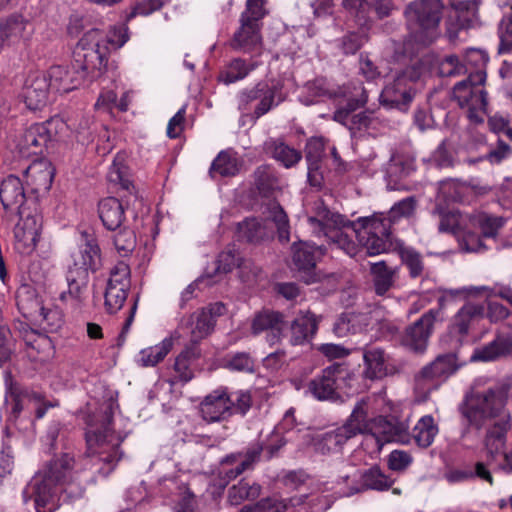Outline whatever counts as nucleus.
<instances>
[{
	"label": "nucleus",
	"instance_id": "nucleus-30",
	"mask_svg": "<svg viewBox=\"0 0 512 512\" xmlns=\"http://www.w3.org/2000/svg\"><path fill=\"white\" fill-rule=\"evenodd\" d=\"M99 217L108 230H115L127 224L122 202L115 197L102 199L98 205Z\"/></svg>",
	"mask_w": 512,
	"mask_h": 512
},
{
	"label": "nucleus",
	"instance_id": "nucleus-48",
	"mask_svg": "<svg viewBox=\"0 0 512 512\" xmlns=\"http://www.w3.org/2000/svg\"><path fill=\"white\" fill-rule=\"evenodd\" d=\"M238 161L232 154L222 151L212 162L209 173L215 178L217 175L222 177L234 176L238 173Z\"/></svg>",
	"mask_w": 512,
	"mask_h": 512
},
{
	"label": "nucleus",
	"instance_id": "nucleus-19",
	"mask_svg": "<svg viewBox=\"0 0 512 512\" xmlns=\"http://www.w3.org/2000/svg\"><path fill=\"white\" fill-rule=\"evenodd\" d=\"M484 315V307L475 303H466L456 312L449 325V335L456 345L463 343L471 326L483 319Z\"/></svg>",
	"mask_w": 512,
	"mask_h": 512
},
{
	"label": "nucleus",
	"instance_id": "nucleus-33",
	"mask_svg": "<svg viewBox=\"0 0 512 512\" xmlns=\"http://www.w3.org/2000/svg\"><path fill=\"white\" fill-rule=\"evenodd\" d=\"M182 325L190 329L191 342L198 343L214 330L215 322L207 311L200 309L191 314Z\"/></svg>",
	"mask_w": 512,
	"mask_h": 512
},
{
	"label": "nucleus",
	"instance_id": "nucleus-52",
	"mask_svg": "<svg viewBox=\"0 0 512 512\" xmlns=\"http://www.w3.org/2000/svg\"><path fill=\"white\" fill-rule=\"evenodd\" d=\"M399 255L412 278L422 277L425 266L422 255L412 247H401Z\"/></svg>",
	"mask_w": 512,
	"mask_h": 512
},
{
	"label": "nucleus",
	"instance_id": "nucleus-23",
	"mask_svg": "<svg viewBox=\"0 0 512 512\" xmlns=\"http://www.w3.org/2000/svg\"><path fill=\"white\" fill-rule=\"evenodd\" d=\"M320 318L310 311H300L292 321L289 328V342L291 345L308 344L314 338Z\"/></svg>",
	"mask_w": 512,
	"mask_h": 512
},
{
	"label": "nucleus",
	"instance_id": "nucleus-24",
	"mask_svg": "<svg viewBox=\"0 0 512 512\" xmlns=\"http://www.w3.org/2000/svg\"><path fill=\"white\" fill-rule=\"evenodd\" d=\"M50 86L46 75L36 74L30 76L23 88L22 97L30 110H41L48 103Z\"/></svg>",
	"mask_w": 512,
	"mask_h": 512
},
{
	"label": "nucleus",
	"instance_id": "nucleus-51",
	"mask_svg": "<svg viewBox=\"0 0 512 512\" xmlns=\"http://www.w3.org/2000/svg\"><path fill=\"white\" fill-rule=\"evenodd\" d=\"M344 8L355 18L360 26H367L372 22V5L366 0H343Z\"/></svg>",
	"mask_w": 512,
	"mask_h": 512
},
{
	"label": "nucleus",
	"instance_id": "nucleus-4",
	"mask_svg": "<svg viewBox=\"0 0 512 512\" xmlns=\"http://www.w3.org/2000/svg\"><path fill=\"white\" fill-rule=\"evenodd\" d=\"M308 222L315 235H324L330 245L343 250L350 257H356L362 252L364 257L370 256L358 238V233L364 229V218L358 219L361 228L356 229L354 222L345 219L339 213L322 208L315 217H309Z\"/></svg>",
	"mask_w": 512,
	"mask_h": 512
},
{
	"label": "nucleus",
	"instance_id": "nucleus-59",
	"mask_svg": "<svg viewBox=\"0 0 512 512\" xmlns=\"http://www.w3.org/2000/svg\"><path fill=\"white\" fill-rule=\"evenodd\" d=\"M108 179L110 182L119 184L123 189L129 190L132 186L131 181L127 178L126 167L123 164V158L117 156L108 171Z\"/></svg>",
	"mask_w": 512,
	"mask_h": 512
},
{
	"label": "nucleus",
	"instance_id": "nucleus-5",
	"mask_svg": "<svg viewBox=\"0 0 512 512\" xmlns=\"http://www.w3.org/2000/svg\"><path fill=\"white\" fill-rule=\"evenodd\" d=\"M417 199L414 196L396 202L389 210L388 216L374 215L364 218V229L358 233L360 244L369 255H379L391 247V225L403 218L415 214Z\"/></svg>",
	"mask_w": 512,
	"mask_h": 512
},
{
	"label": "nucleus",
	"instance_id": "nucleus-39",
	"mask_svg": "<svg viewBox=\"0 0 512 512\" xmlns=\"http://www.w3.org/2000/svg\"><path fill=\"white\" fill-rule=\"evenodd\" d=\"M438 431L434 418L431 415H425L418 420L410 437L419 447L427 448L433 443Z\"/></svg>",
	"mask_w": 512,
	"mask_h": 512
},
{
	"label": "nucleus",
	"instance_id": "nucleus-2",
	"mask_svg": "<svg viewBox=\"0 0 512 512\" xmlns=\"http://www.w3.org/2000/svg\"><path fill=\"white\" fill-rule=\"evenodd\" d=\"M73 467L74 459L67 453L52 460L23 490L24 503L32 501L36 512H54L57 507V487L71 486L74 483Z\"/></svg>",
	"mask_w": 512,
	"mask_h": 512
},
{
	"label": "nucleus",
	"instance_id": "nucleus-17",
	"mask_svg": "<svg viewBox=\"0 0 512 512\" xmlns=\"http://www.w3.org/2000/svg\"><path fill=\"white\" fill-rule=\"evenodd\" d=\"M347 372L340 365L327 367L322 374L312 379L308 391L318 400H335L345 383Z\"/></svg>",
	"mask_w": 512,
	"mask_h": 512
},
{
	"label": "nucleus",
	"instance_id": "nucleus-11",
	"mask_svg": "<svg viewBox=\"0 0 512 512\" xmlns=\"http://www.w3.org/2000/svg\"><path fill=\"white\" fill-rule=\"evenodd\" d=\"M364 427L363 412L361 408L354 407L350 417L341 427L313 436L306 433L304 437L309 440L314 452L327 455L341 450L343 445L349 439L360 434Z\"/></svg>",
	"mask_w": 512,
	"mask_h": 512
},
{
	"label": "nucleus",
	"instance_id": "nucleus-38",
	"mask_svg": "<svg viewBox=\"0 0 512 512\" xmlns=\"http://www.w3.org/2000/svg\"><path fill=\"white\" fill-rule=\"evenodd\" d=\"M238 266L241 271V277L245 278L246 281L251 280L258 275L260 269L256 266L253 268L250 261H243L238 263V259L231 251H225L219 254L217 259V271L221 273L230 272L235 266Z\"/></svg>",
	"mask_w": 512,
	"mask_h": 512
},
{
	"label": "nucleus",
	"instance_id": "nucleus-49",
	"mask_svg": "<svg viewBox=\"0 0 512 512\" xmlns=\"http://www.w3.org/2000/svg\"><path fill=\"white\" fill-rule=\"evenodd\" d=\"M262 445L259 443H254L250 447L247 448L246 452L243 453L242 458L240 459L239 465L235 468H231L225 471V476L230 480L234 479L244 471L252 469L254 464L260 460V456L262 453Z\"/></svg>",
	"mask_w": 512,
	"mask_h": 512
},
{
	"label": "nucleus",
	"instance_id": "nucleus-3",
	"mask_svg": "<svg viewBox=\"0 0 512 512\" xmlns=\"http://www.w3.org/2000/svg\"><path fill=\"white\" fill-rule=\"evenodd\" d=\"M111 404L101 409L100 416H88L86 443L87 455L94 458V465L103 464L98 471L103 476L109 475L122 458L120 445L123 437L111 428Z\"/></svg>",
	"mask_w": 512,
	"mask_h": 512
},
{
	"label": "nucleus",
	"instance_id": "nucleus-50",
	"mask_svg": "<svg viewBox=\"0 0 512 512\" xmlns=\"http://www.w3.org/2000/svg\"><path fill=\"white\" fill-rule=\"evenodd\" d=\"M257 67V63H247L241 58L233 59L225 71L221 74V79L224 83L230 84L244 79L251 71Z\"/></svg>",
	"mask_w": 512,
	"mask_h": 512
},
{
	"label": "nucleus",
	"instance_id": "nucleus-28",
	"mask_svg": "<svg viewBox=\"0 0 512 512\" xmlns=\"http://www.w3.org/2000/svg\"><path fill=\"white\" fill-rule=\"evenodd\" d=\"M365 364L364 374L369 379H381L390 373L389 356L377 346H366L363 349Z\"/></svg>",
	"mask_w": 512,
	"mask_h": 512
},
{
	"label": "nucleus",
	"instance_id": "nucleus-1",
	"mask_svg": "<svg viewBox=\"0 0 512 512\" xmlns=\"http://www.w3.org/2000/svg\"><path fill=\"white\" fill-rule=\"evenodd\" d=\"M102 34L98 30L87 31L74 50L72 71L62 65L51 66L46 73L50 89L58 93H68L76 89L82 81L95 71H100L107 62V49L100 44Z\"/></svg>",
	"mask_w": 512,
	"mask_h": 512
},
{
	"label": "nucleus",
	"instance_id": "nucleus-25",
	"mask_svg": "<svg viewBox=\"0 0 512 512\" xmlns=\"http://www.w3.org/2000/svg\"><path fill=\"white\" fill-rule=\"evenodd\" d=\"M71 259L69 270L87 274L89 270H96L100 265V249L95 239L86 236L85 242L71 254Z\"/></svg>",
	"mask_w": 512,
	"mask_h": 512
},
{
	"label": "nucleus",
	"instance_id": "nucleus-21",
	"mask_svg": "<svg viewBox=\"0 0 512 512\" xmlns=\"http://www.w3.org/2000/svg\"><path fill=\"white\" fill-rule=\"evenodd\" d=\"M276 95V87L266 83H258L251 89L243 90L239 96V109L248 111L252 102L258 101L254 114L260 117L266 114L273 106Z\"/></svg>",
	"mask_w": 512,
	"mask_h": 512
},
{
	"label": "nucleus",
	"instance_id": "nucleus-14",
	"mask_svg": "<svg viewBox=\"0 0 512 512\" xmlns=\"http://www.w3.org/2000/svg\"><path fill=\"white\" fill-rule=\"evenodd\" d=\"M130 288V268L124 261H119L110 272L105 291V308L109 313L120 310L127 299Z\"/></svg>",
	"mask_w": 512,
	"mask_h": 512
},
{
	"label": "nucleus",
	"instance_id": "nucleus-29",
	"mask_svg": "<svg viewBox=\"0 0 512 512\" xmlns=\"http://www.w3.org/2000/svg\"><path fill=\"white\" fill-rule=\"evenodd\" d=\"M0 200L6 210H20L27 209L23 207L25 201V192L21 180L14 176L9 175L6 177L0 186Z\"/></svg>",
	"mask_w": 512,
	"mask_h": 512
},
{
	"label": "nucleus",
	"instance_id": "nucleus-22",
	"mask_svg": "<svg viewBox=\"0 0 512 512\" xmlns=\"http://www.w3.org/2000/svg\"><path fill=\"white\" fill-rule=\"evenodd\" d=\"M200 411L203 419L207 422L226 420L232 415L228 393L222 389L211 392L201 402Z\"/></svg>",
	"mask_w": 512,
	"mask_h": 512
},
{
	"label": "nucleus",
	"instance_id": "nucleus-12",
	"mask_svg": "<svg viewBox=\"0 0 512 512\" xmlns=\"http://www.w3.org/2000/svg\"><path fill=\"white\" fill-rule=\"evenodd\" d=\"M66 127L58 117L44 123H35L26 128L15 138V146L21 157L42 154L48 143L53 141Z\"/></svg>",
	"mask_w": 512,
	"mask_h": 512
},
{
	"label": "nucleus",
	"instance_id": "nucleus-13",
	"mask_svg": "<svg viewBox=\"0 0 512 512\" xmlns=\"http://www.w3.org/2000/svg\"><path fill=\"white\" fill-rule=\"evenodd\" d=\"M11 416L17 419L21 412L34 410L35 418L41 419L49 408L58 406L57 401L48 400L33 389L14 385L10 388Z\"/></svg>",
	"mask_w": 512,
	"mask_h": 512
},
{
	"label": "nucleus",
	"instance_id": "nucleus-16",
	"mask_svg": "<svg viewBox=\"0 0 512 512\" xmlns=\"http://www.w3.org/2000/svg\"><path fill=\"white\" fill-rule=\"evenodd\" d=\"M439 316V310L430 309L417 321L405 329L401 344L415 353H423L433 333L434 325Z\"/></svg>",
	"mask_w": 512,
	"mask_h": 512
},
{
	"label": "nucleus",
	"instance_id": "nucleus-60",
	"mask_svg": "<svg viewBox=\"0 0 512 512\" xmlns=\"http://www.w3.org/2000/svg\"><path fill=\"white\" fill-rule=\"evenodd\" d=\"M24 30L25 24L21 19H8L0 25V39L3 42L18 39L23 36Z\"/></svg>",
	"mask_w": 512,
	"mask_h": 512
},
{
	"label": "nucleus",
	"instance_id": "nucleus-32",
	"mask_svg": "<svg viewBox=\"0 0 512 512\" xmlns=\"http://www.w3.org/2000/svg\"><path fill=\"white\" fill-rule=\"evenodd\" d=\"M284 327V316L282 313L272 310H263L257 313L252 321V333L257 335L265 330H271L272 337L269 340L275 343L279 340V334Z\"/></svg>",
	"mask_w": 512,
	"mask_h": 512
},
{
	"label": "nucleus",
	"instance_id": "nucleus-35",
	"mask_svg": "<svg viewBox=\"0 0 512 512\" xmlns=\"http://www.w3.org/2000/svg\"><path fill=\"white\" fill-rule=\"evenodd\" d=\"M370 273L375 293L384 296L395 285L397 269L389 267L384 261L374 262L370 265Z\"/></svg>",
	"mask_w": 512,
	"mask_h": 512
},
{
	"label": "nucleus",
	"instance_id": "nucleus-61",
	"mask_svg": "<svg viewBox=\"0 0 512 512\" xmlns=\"http://www.w3.org/2000/svg\"><path fill=\"white\" fill-rule=\"evenodd\" d=\"M97 30L102 34L100 44L105 46L107 50V44H110L114 48H120L128 40L127 28L123 25L112 27L106 35L99 29Z\"/></svg>",
	"mask_w": 512,
	"mask_h": 512
},
{
	"label": "nucleus",
	"instance_id": "nucleus-8",
	"mask_svg": "<svg viewBox=\"0 0 512 512\" xmlns=\"http://www.w3.org/2000/svg\"><path fill=\"white\" fill-rule=\"evenodd\" d=\"M509 386L506 384L495 385L482 393L474 394L463 410V415L470 424L478 429L488 420L503 419L504 415H510L505 410Z\"/></svg>",
	"mask_w": 512,
	"mask_h": 512
},
{
	"label": "nucleus",
	"instance_id": "nucleus-18",
	"mask_svg": "<svg viewBox=\"0 0 512 512\" xmlns=\"http://www.w3.org/2000/svg\"><path fill=\"white\" fill-rule=\"evenodd\" d=\"M292 263L306 284L316 281V262L324 254L322 247L300 241L291 247Z\"/></svg>",
	"mask_w": 512,
	"mask_h": 512
},
{
	"label": "nucleus",
	"instance_id": "nucleus-43",
	"mask_svg": "<svg viewBox=\"0 0 512 512\" xmlns=\"http://www.w3.org/2000/svg\"><path fill=\"white\" fill-rule=\"evenodd\" d=\"M440 216L439 231L452 233L454 235L465 232L468 229L469 216L462 214L458 211L443 212L442 210H435Z\"/></svg>",
	"mask_w": 512,
	"mask_h": 512
},
{
	"label": "nucleus",
	"instance_id": "nucleus-9",
	"mask_svg": "<svg viewBox=\"0 0 512 512\" xmlns=\"http://www.w3.org/2000/svg\"><path fill=\"white\" fill-rule=\"evenodd\" d=\"M486 73H472L457 82L453 88L451 97L457 105L466 109L468 117L476 122H483V115L487 110V92L485 89Z\"/></svg>",
	"mask_w": 512,
	"mask_h": 512
},
{
	"label": "nucleus",
	"instance_id": "nucleus-55",
	"mask_svg": "<svg viewBox=\"0 0 512 512\" xmlns=\"http://www.w3.org/2000/svg\"><path fill=\"white\" fill-rule=\"evenodd\" d=\"M360 476L363 486L368 489L383 491L389 489L393 484V480L383 474L378 467H372Z\"/></svg>",
	"mask_w": 512,
	"mask_h": 512
},
{
	"label": "nucleus",
	"instance_id": "nucleus-37",
	"mask_svg": "<svg viewBox=\"0 0 512 512\" xmlns=\"http://www.w3.org/2000/svg\"><path fill=\"white\" fill-rule=\"evenodd\" d=\"M469 223L471 227L478 228L481 231L483 238H495L504 226L505 218L485 212H476L470 214Z\"/></svg>",
	"mask_w": 512,
	"mask_h": 512
},
{
	"label": "nucleus",
	"instance_id": "nucleus-63",
	"mask_svg": "<svg viewBox=\"0 0 512 512\" xmlns=\"http://www.w3.org/2000/svg\"><path fill=\"white\" fill-rule=\"evenodd\" d=\"M309 89L315 96H327L329 98L347 97L346 88L333 89L329 87L325 79H317L310 84Z\"/></svg>",
	"mask_w": 512,
	"mask_h": 512
},
{
	"label": "nucleus",
	"instance_id": "nucleus-42",
	"mask_svg": "<svg viewBox=\"0 0 512 512\" xmlns=\"http://www.w3.org/2000/svg\"><path fill=\"white\" fill-rule=\"evenodd\" d=\"M261 486L248 479H241L228 490L227 501L231 505H239L246 500H254L260 496Z\"/></svg>",
	"mask_w": 512,
	"mask_h": 512
},
{
	"label": "nucleus",
	"instance_id": "nucleus-62",
	"mask_svg": "<svg viewBox=\"0 0 512 512\" xmlns=\"http://www.w3.org/2000/svg\"><path fill=\"white\" fill-rule=\"evenodd\" d=\"M499 53H512V14L505 16L499 24Z\"/></svg>",
	"mask_w": 512,
	"mask_h": 512
},
{
	"label": "nucleus",
	"instance_id": "nucleus-64",
	"mask_svg": "<svg viewBox=\"0 0 512 512\" xmlns=\"http://www.w3.org/2000/svg\"><path fill=\"white\" fill-rule=\"evenodd\" d=\"M512 154V148L506 142L498 139L495 147H492L483 158L492 165L500 164Z\"/></svg>",
	"mask_w": 512,
	"mask_h": 512
},
{
	"label": "nucleus",
	"instance_id": "nucleus-58",
	"mask_svg": "<svg viewBox=\"0 0 512 512\" xmlns=\"http://www.w3.org/2000/svg\"><path fill=\"white\" fill-rule=\"evenodd\" d=\"M488 55L480 49H468L464 57V66L468 68V74L483 72L486 73L485 68L488 62Z\"/></svg>",
	"mask_w": 512,
	"mask_h": 512
},
{
	"label": "nucleus",
	"instance_id": "nucleus-47",
	"mask_svg": "<svg viewBox=\"0 0 512 512\" xmlns=\"http://www.w3.org/2000/svg\"><path fill=\"white\" fill-rule=\"evenodd\" d=\"M112 241L115 249L121 257L128 256L136 247V235L127 224L115 230Z\"/></svg>",
	"mask_w": 512,
	"mask_h": 512
},
{
	"label": "nucleus",
	"instance_id": "nucleus-40",
	"mask_svg": "<svg viewBox=\"0 0 512 512\" xmlns=\"http://www.w3.org/2000/svg\"><path fill=\"white\" fill-rule=\"evenodd\" d=\"M265 145L273 158L286 168L293 167L302 159L300 151L288 146L281 140L271 139Z\"/></svg>",
	"mask_w": 512,
	"mask_h": 512
},
{
	"label": "nucleus",
	"instance_id": "nucleus-6",
	"mask_svg": "<svg viewBox=\"0 0 512 512\" xmlns=\"http://www.w3.org/2000/svg\"><path fill=\"white\" fill-rule=\"evenodd\" d=\"M355 407L363 412L364 429L360 434L364 435L363 445L371 452L380 451L385 443L397 442L408 444L411 441L408 425L395 417H377L367 419V403L364 399L357 402Z\"/></svg>",
	"mask_w": 512,
	"mask_h": 512
},
{
	"label": "nucleus",
	"instance_id": "nucleus-57",
	"mask_svg": "<svg viewBox=\"0 0 512 512\" xmlns=\"http://www.w3.org/2000/svg\"><path fill=\"white\" fill-rule=\"evenodd\" d=\"M359 317L352 313L342 314L334 323L333 331L338 337L356 333L360 328Z\"/></svg>",
	"mask_w": 512,
	"mask_h": 512
},
{
	"label": "nucleus",
	"instance_id": "nucleus-44",
	"mask_svg": "<svg viewBox=\"0 0 512 512\" xmlns=\"http://www.w3.org/2000/svg\"><path fill=\"white\" fill-rule=\"evenodd\" d=\"M254 183L263 196H269L281 188V181L268 165H261L255 170Z\"/></svg>",
	"mask_w": 512,
	"mask_h": 512
},
{
	"label": "nucleus",
	"instance_id": "nucleus-54",
	"mask_svg": "<svg viewBox=\"0 0 512 512\" xmlns=\"http://www.w3.org/2000/svg\"><path fill=\"white\" fill-rule=\"evenodd\" d=\"M223 366L231 371L253 373L255 361L248 352H236L226 355Z\"/></svg>",
	"mask_w": 512,
	"mask_h": 512
},
{
	"label": "nucleus",
	"instance_id": "nucleus-45",
	"mask_svg": "<svg viewBox=\"0 0 512 512\" xmlns=\"http://www.w3.org/2000/svg\"><path fill=\"white\" fill-rule=\"evenodd\" d=\"M360 94H348V101L346 106L338 108L333 115V120L343 124L345 126H349L350 123V114L355 110L363 107L368 101L367 90L360 86L359 87Z\"/></svg>",
	"mask_w": 512,
	"mask_h": 512
},
{
	"label": "nucleus",
	"instance_id": "nucleus-41",
	"mask_svg": "<svg viewBox=\"0 0 512 512\" xmlns=\"http://www.w3.org/2000/svg\"><path fill=\"white\" fill-rule=\"evenodd\" d=\"M172 347V338H165L159 344L142 349L137 356V363L141 367H153L167 356Z\"/></svg>",
	"mask_w": 512,
	"mask_h": 512
},
{
	"label": "nucleus",
	"instance_id": "nucleus-7",
	"mask_svg": "<svg viewBox=\"0 0 512 512\" xmlns=\"http://www.w3.org/2000/svg\"><path fill=\"white\" fill-rule=\"evenodd\" d=\"M444 5L440 0H414L405 9L408 29L415 41L427 45L438 35Z\"/></svg>",
	"mask_w": 512,
	"mask_h": 512
},
{
	"label": "nucleus",
	"instance_id": "nucleus-46",
	"mask_svg": "<svg viewBox=\"0 0 512 512\" xmlns=\"http://www.w3.org/2000/svg\"><path fill=\"white\" fill-rule=\"evenodd\" d=\"M67 283L68 291L61 293V300L67 301L68 299H71L78 302L81 300L82 294L87 286L88 274L83 271L76 272L74 270H68Z\"/></svg>",
	"mask_w": 512,
	"mask_h": 512
},
{
	"label": "nucleus",
	"instance_id": "nucleus-53",
	"mask_svg": "<svg viewBox=\"0 0 512 512\" xmlns=\"http://www.w3.org/2000/svg\"><path fill=\"white\" fill-rule=\"evenodd\" d=\"M267 220L272 221L278 231L279 239L283 242L289 241L288 217L283 208L276 202L270 203L266 210Z\"/></svg>",
	"mask_w": 512,
	"mask_h": 512
},
{
	"label": "nucleus",
	"instance_id": "nucleus-27",
	"mask_svg": "<svg viewBox=\"0 0 512 512\" xmlns=\"http://www.w3.org/2000/svg\"><path fill=\"white\" fill-rule=\"evenodd\" d=\"M511 429V416L504 415L503 419L495 423L487 430L484 446L487 456L490 459L495 457L503 450L507 441V432Z\"/></svg>",
	"mask_w": 512,
	"mask_h": 512
},
{
	"label": "nucleus",
	"instance_id": "nucleus-20",
	"mask_svg": "<svg viewBox=\"0 0 512 512\" xmlns=\"http://www.w3.org/2000/svg\"><path fill=\"white\" fill-rule=\"evenodd\" d=\"M458 368L457 358L454 353L439 355L433 362L424 366L415 376L418 388H424L427 383L446 379Z\"/></svg>",
	"mask_w": 512,
	"mask_h": 512
},
{
	"label": "nucleus",
	"instance_id": "nucleus-15",
	"mask_svg": "<svg viewBox=\"0 0 512 512\" xmlns=\"http://www.w3.org/2000/svg\"><path fill=\"white\" fill-rule=\"evenodd\" d=\"M14 228L15 249L21 254L34 251L39 240L42 218L36 210L23 209Z\"/></svg>",
	"mask_w": 512,
	"mask_h": 512
},
{
	"label": "nucleus",
	"instance_id": "nucleus-34",
	"mask_svg": "<svg viewBox=\"0 0 512 512\" xmlns=\"http://www.w3.org/2000/svg\"><path fill=\"white\" fill-rule=\"evenodd\" d=\"M271 235L272 229L268 227L267 221L256 218H247L237 226L238 239L249 243H259Z\"/></svg>",
	"mask_w": 512,
	"mask_h": 512
},
{
	"label": "nucleus",
	"instance_id": "nucleus-31",
	"mask_svg": "<svg viewBox=\"0 0 512 512\" xmlns=\"http://www.w3.org/2000/svg\"><path fill=\"white\" fill-rule=\"evenodd\" d=\"M512 354V333L498 335L492 342L474 350L471 361L488 362Z\"/></svg>",
	"mask_w": 512,
	"mask_h": 512
},
{
	"label": "nucleus",
	"instance_id": "nucleus-56",
	"mask_svg": "<svg viewBox=\"0 0 512 512\" xmlns=\"http://www.w3.org/2000/svg\"><path fill=\"white\" fill-rule=\"evenodd\" d=\"M27 177L31 178L33 183L43 188H49L52 182L53 173L50 167L43 163H33L25 170Z\"/></svg>",
	"mask_w": 512,
	"mask_h": 512
},
{
	"label": "nucleus",
	"instance_id": "nucleus-26",
	"mask_svg": "<svg viewBox=\"0 0 512 512\" xmlns=\"http://www.w3.org/2000/svg\"><path fill=\"white\" fill-rule=\"evenodd\" d=\"M261 44L262 37L259 23L240 18V27L234 33L230 42L231 47L243 52H252L260 48Z\"/></svg>",
	"mask_w": 512,
	"mask_h": 512
},
{
	"label": "nucleus",
	"instance_id": "nucleus-10",
	"mask_svg": "<svg viewBox=\"0 0 512 512\" xmlns=\"http://www.w3.org/2000/svg\"><path fill=\"white\" fill-rule=\"evenodd\" d=\"M420 77L421 69L416 64L405 68L382 90L379 96L380 104L406 112L417 93L415 84Z\"/></svg>",
	"mask_w": 512,
	"mask_h": 512
},
{
	"label": "nucleus",
	"instance_id": "nucleus-36",
	"mask_svg": "<svg viewBox=\"0 0 512 512\" xmlns=\"http://www.w3.org/2000/svg\"><path fill=\"white\" fill-rule=\"evenodd\" d=\"M307 496H296L288 500L267 498L254 507L246 506L240 512H294L295 508L303 505Z\"/></svg>",
	"mask_w": 512,
	"mask_h": 512
}]
</instances>
